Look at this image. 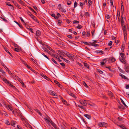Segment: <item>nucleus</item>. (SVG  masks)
Returning a JSON list of instances; mask_svg holds the SVG:
<instances>
[{
  "instance_id": "1",
  "label": "nucleus",
  "mask_w": 129,
  "mask_h": 129,
  "mask_svg": "<svg viewBox=\"0 0 129 129\" xmlns=\"http://www.w3.org/2000/svg\"><path fill=\"white\" fill-rule=\"evenodd\" d=\"M65 54L72 61L73 60V58L74 57V55H73L67 52L66 51V52L65 53Z\"/></svg>"
},
{
  "instance_id": "13",
  "label": "nucleus",
  "mask_w": 129,
  "mask_h": 129,
  "mask_svg": "<svg viewBox=\"0 0 129 129\" xmlns=\"http://www.w3.org/2000/svg\"><path fill=\"white\" fill-rule=\"evenodd\" d=\"M120 55L122 58L121 59H125L126 57L125 54L123 53H121L120 54Z\"/></svg>"
},
{
  "instance_id": "52",
  "label": "nucleus",
  "mask_w": 129,
  "mask_h": 129,
  "mask_svg": "<svg viewBox=\"0 0 129 129\" xmlns=\"http://www.w3.org/2000/svg\"><path fill=\"white\" fill-rule=\"evenodd\" d=\"M81 119H82V120H83V121L84 122L85 124L86 123V122L85 120L82 117H81Z\"/></svg>"
},
{
  "instance_id": "40",
  "label": "nucleus",
  "mask_w": 129,
  "mask_h": 129,
  "mask_svg": "<svg viewBox=\"0 0 129 129\" xmlns=\"http://www.w3.org/2000/svg\"><path fill=\"white\" fill-rule=\"evenodd\" d=\"M105 59H104L103 60V61L102 62H101V65H103L105 64V63L106 62H104V61H105Z\"/></svg>"
},
{
  "instance_id": "4",
  "label": "nucleus",
  "mask_w": 129,
  "mask_h": 129,
  "mask_svg": "<svg viewBox=\"0 0 129 129\" xmlns=\"http://www.w3.org/2000/svg\"><path fill=\"white\" fill-rule=\"evenodd\" d=\"M44 119L47 123H49L51 120L50 118L47 116L45 117Z\"/></svg>"
},
{
  "instance_id": "46",
  "label": "nucleus",
  "mask_w": 129,
  "mask_h": 129,
  "mask_svg": "<svg viewBox=\"0 0 129 129\" xmlns=\"http://www.w3.org/2000/svg\"><path fill=\"white\" fill-rule=\"evenodd\" d=\"M17 80H18V81L21 83H22V82H23L21 79L20 78H19V77L18 78V79H17Z\"/></svg>"
},
{
  "instance_id": "58",
  "label": "nucleus",
  "mask_w": 129,
  "mask_h": 129,
  "mask_svg": "<svg viewBox=\"0 0 129 129\" xmlns=\"http://www.w3.org/2000/svg\"><path fill=\"white\" fill-rule=\"evenodd\" d=\"M67 37L69 38H71V39H72L73 38L72 36L71 35H68V36Z\"/></svg>"
},
{
  "instance_id": "5",
  "label": "nucleus",
  "mask_w": 129,
  "mask_h": 129,
  "mask_svg": "<svg viewBox=\"0 0 129 129\" xmlns=\"http://www.w3.org/2000/svg\"><path fill=\"white\" fill-rule=\"evenodd\" d=\"M124 69L125 71L127 72H129V65L126 64L124 66Z\"/></svg>"
},
{
  "instance_id": "26",
  "label": "nucleus",
  "mask_w": 129,
  "mask_h": 129,
  "mask_svg": "<svg viewBox=\"0 0 129 129\" xmlns=\"http://www.w3.org/2000/svg\"><path fill=\"white\" fill-rule=\"evenodd\" d=\"M10 6V7L9 8V9H10L11 11H12L13 10H14V8L13 6L12 5H11V6Z\"/></svg>"
},
{
  "instance_id": "25",
  "label": "nucleus",
  "mask_w": 129,
  "mask_h": 129,
  "mask_svg": "<svg viewBox=\"0 0 129 129\" xmlns=\"http://www.w3.org/2000/svg\"><path fill=\"white\" fill-rule=\"evenodd\" d=\"M91 45L95 47H98L99 46L98 44H95V43L94 42L91 43Z\"/></svg>"
},
{
  "instance_id": "34",
  "label": "nucleus",
  "mask_w": 129,
  "mask_h": 129,
  "mask_svg": "<svg viewBox=\"0 0 129 129\" xmlns=\"http://www.w3.org/2000/svg\"><path fill=\"white\" fill-rule=\"evenodd\" d=\"M74 24H78L79 22L77 20H74L73 22Z\"/></svg>"
},
{
  "instance_id": "28",
  "label": "nucleus",
  "mask_w": 129,
  "mask_h": 129,
  "mask_svg": "<svg viewBox=\"0 0 129 129\" xmlns=\"http://www.w3.org/2000/svg\"><path fill=\"white\" fill-rule=\"evenodd\" d=\"M95 52L97 54L98 53H101L102 54H103V51H95Z\"/></svg>"
},
{
  "instance_id": "8",
  "label": "nucleus",
  "mask_w": 129,
  "mask_h": 129,
  "mask_svg": "<svg viewBox=\"0 0 129 129\" xmlns=\"http://www.w3.org/2000/svg\"><path fill=\"white\" fill-rule=\"evenodd\" d=\"M48 93L54 96H57L56 94L54 91L51 90H48Z\"/></svg>"
},
{
  "instance_id": "49",
  "label": "nucleus",
  "mask_w": 129,
  "mask_h": 129,
  "mask_svg": "<svg viewBox=\"0 0 129 129\" xmlns=\"http://www.w3.org/2000/svg\"><path fill=\"white\" fill-rule=\"evenodd\" d=\"M121 9L122 10V9H123V11H124V8L123 4V3L122 2V3H121Z\"/></svg>"
},
{
  "instance_id": "29",
  "label": "nucleus",
  "mask_w": 129,
  "mask_h": 129,
  "mask_svg": "<svg viewBox=\"0 0 129 129\" xmlns=\"http://www.w3.org/2000/svg\"><path fill=\"white\" fill-rule=\"evenodd\" d=\"M5 124L7 125H10V123L9 121V120H6L5 121Z\"/></svg>"
},
{
  "instance_id": "30",
  "label": "nucleus",
  "mask_w": 129,
  "mask_h": 129,
  "mask_svg": "<svg viewBox=\"0 0 129 129\" xmlns=\"http://www.w3.org/2000/svg\"><path fill=\"white\" fill-rule=\"evenodd\" d=\"M122 29L123 31H126V28L125 25H124L123 27H122Z\"/></svg>"
},
{
  "instance_id": "51",
  "label": "nucleus",
  "mask_w": 129,
  "mask_h": 129,
  "mask_svg": "<svg viewBox=\"0 0 129 129\" xmlns=\"http://www.w3.org/2000/svg\"><path fill=\"white\" fill-rule=\"evenodd\" d=\"M51 60H52V61H53L55 64H57V62L53 58H52Z\"/></svg>"
},
{
  "instance_id": "6",
  "label": "nucleus",
  "mask_w": 129,
  "mask_h": 129,
  "mask_svg": "<svg viewBox=\"0 0 129 129\" xmlns=\"http://www.w3.org/2000/svg\"><path fill=\"white\" fill-rule=\"evenodd\" d=\"M116 61L114 57L110 58L108 60V61L110 63H112L115 62Z\"/></svg>"
},
{
  "instance_id": "27",
  "label": "nucleus",
  "mask_w": 129,
  "mask_h": 129,
  "mask_svg": "<svg viewBox=\"0 0 129 129\" xmlns=\"http://www.w3.org/2000/svg\"><path fill=\"white\" fill-rule=\"evenodd\" d=\"M62 59H63L65 62L68 63H70V61L67 59H65L64 58H62Z\"/></svg>"
},
{
  "instance_id": "41",
  "label": "nucleus",
  "mask_w": 129,
  "mask_h": 129,
  "mask_svg": "<svg viewBox=\"0 0 129 129\" xmlns=\"http://www.w3.org/2000/svg\"><path fill=\"white\" fill-rule=\"evenodd\" d=\"M42 76L47 80H48V79H49V78L48 77H47V76L45 75H43Z\"/></svg>"
},
{
  "instance_id": "38",
  "label": "nucleus",
  "mask_w": 129,
  "mask_h": 129,
  "mask_svg": "<svg viewBox=\"0 0 129 129\" xmlns=\"http://www.w3.org/2000/svg\"><path fill=\"white\" fill-rule=\"evenodd\" d=\"M98 72L99 73H100L101 74H103V72L102 71H101V70L99 69H98L97 70Z\"/></svg>"
},
{
  "instance_id": "18",
  "label": "nucleus",
  "mask_w": 129,
  "mask_h": 129,
  "mask_svg": "<svg viewBox=\"0 0 129 129\" xmlns=\"http://www.w3.org/2000/svg\"><path fill=\"white\" fill-rule=\"evenodd\" d=\"M119 75L121 76L123 78H124L125 79H127V78L125 76L122 74H121L120 73L119 74Z\"/></svg>"
},
{
  "instance_id": "3",
  "label": "nucleus",
  "mask_w": 129,
  "mask_h": 129,
  "mask_svg": "<svg viewBox=\"0 0 129 129\" xmlns=\"http://www.w3.org/2000/svg\"><path fill=\"white\" fill-rule=\"evenodd\" d=\"M58 8L62 12L65 13L66 12V10L65 9H63L61 6V5L59 4L58 6Z\"/></svg>"
},
{
  "instance_id": "21",
  "label": "nucleus",
  "mask_w": 129,
  "mask_h": 129,
  "mask_svg": "<svg viewBox=\"0 0 129 129\" xmlns=\"http://www.w3.org/2000/svg\"><path fill=\"white\" fill-rule=\"evenodd\" d=\"M3 80L7 84L9 82V81L6 79L5 78H3Z\"/></svg>"
},
{
  "instance_id": "33",
  "label": "nucleus",
  "mask_w": 129,
  "mask_h": 129,
  "mask_svg": "<svg viewBox=\"0 0 129 129\" xmlns=\"http://www.w3.org/2000/svg\"><path fill=\"white\" fill-rule=\"evenodd\" d=\"M31 33H34V31L33 29L30 28H27Z\"/></svg>"
},
{
  "instance_id": "31",
  "label": "nucleus",
  "mask_w": 129,
  "mask_h": 129,
  "mask_svg": "<svg viewBox=\"0 0 129 129\" xmlns=\"http://www.w3.org/2000/svg\"><path fill=\"white\" fill-rule=\"evenodd\" d=\"M107 125V124L105 122H103V127H106Z\"/></svg>"
},
{
  "instance_id": "20",
  "label": "nucleus",
  "mask_w": 129,
  "mask_h": 129,
  "mask_svg": "<svg viewBox=\"0 0 129 129\" xmlns=\"http://www.w3.org/2000/svg\"><path fill=\"white\" fill-rule=\"evenodd\" d=\"M123 32L124 37L125 39V38H126L127 37V31H123Z\"/></svg>"
},
{
  "instance_id": "39",
  "label": "nucleus",
  "mask_w": 129,
  "mask_h": 129,
  "mask_svg": "<svg viewBox=\"0 0 129 129\" xmlns=\"http://www.w3.org/2000/svg\"><path fill=\"white\" fill-rule=\"evenodd\" d=\"M5 3L8 6H11V4H10V2H5Z\"/></svg>"
},
{
  "instance_id": "50",
  "label": "nucleus",
  "mask_w": 129,
  "mask_h": 129,
  "mask_svg": "<svg viewBox=\"0 0 129 129\" xmlns=\"http://www.w3.org/2000/svg\"><path fill=\"white\" fill-rule=\"evenodd\" d=\"M90 35V33L89 32H87V33L86 34V35H85V36H86V37H89V36Z\"/></svg>"
},
{
  "instance_id": "45",
  "label": "nucleus",
  "mask_w": 129,
  "mask_h": 129,
  "mask_svg": "<svg viewBox=\"0 0 129 129\" xmlns=\"http://www.w3.org/2000/svg\"><path fill=\"white\" fill-rule=\"evenodd\" d=\"M82 83L83 85H84L86 87H88V86L83 81V82Z\"/></svg>"
},
{
  "instance_id": "14",
  "label": "nucleus",
  "mask_w": 129,
  "mask_h": 129,
  "mask_svg": "<svg viewBox=\"0 0 129 129\" xmlns=\"http://www.w3.org/2000/svg\"><path fill=\"white\" fill-rule=\"evenodd\" d=\"M117 17L118 20V21H120V12L119 11H117Z\"/></svg>"
},
{
  "instance_id": "44",
  "label": "nucleus",
  "mask_w": 129,
  "mask_h": 129,
  "mask_svg": "<svg viewBox=\"0 0 129 129\" xmlns=\"http://www.w3.org/2000/svg\"><path fill=\"white\" fill-rule=\"evenodd\" d=\"M85 4L84 3H83V2L81 3V8H82L83 7H85Z\"/></svg>"
},
{
  "instance_id": "22",
  "label": "nucleus",
  "mask_w": 129,
  "mask_h": 129,
  "mask_svg": "<svg viewBox=\"0 0 129 129\" xmlns=\"http://www.w3.org/2000/svg\"><path fill=\"white\" fill-rule=\"evenodd\" d=\"M50 123L51 125L53 126V127L55 128L56 126V124L55 123H54L52 120L50 122Z\"/></svg>"
},
{
  "instance_id": "60",
  "label": "nucleus",
  "mask_w": 129,
  "mask_h": 129,
  "mask_svg": "<svg viewBox=\"0 0 129 129\" xmlns=\"http://www.w3.org/2000/svg\"><path fill=\"white\" fill-rule=\"evenodd\" d=\"M42 54L46 58L48 59H49L48 57L46 56V55L44 54V53H43Z\"/></svg>"
},
{
  "instance_id": "15",
  "label": "nucleus",
  "mask_w": 129,
  "mask_h": 129,
  "mask_svg": "<svg viewBox=\"0 0 129 129\" xmlns=\"http://www.w3.org/2000/svg\"><path fill=\"white\" fill-rule=\"evenodd\" d=\"M31 15L32 16V18H33V19L36 22L39 23V21L36 18V17H35L33 15L31 14Z\"/></svg>"
},
{
  "instance_id": "59",
  "label": "nucleus",
  "mask_w": 129,
  "mask_h": 129,
  "mask_svg": "<svg viewBox=\"0 0 129 129\" xmlns=\"http://www.w3.org/2000/svg\"><path fill=\"white\" fill-rule=\"evenodd\" d=\"M71 2L70 1H68L67 2V4L68 5H69L71 4Z\"/></svg>"
},
{
  "instance_id": "37",
  "label": "nucleus",
  "mask_w": 129,
  "mask_h": 129,
  "mask_svg": "<svg viewBox=\"0 0 129 129\" xmlns=\"http://www.w3.org/2000/svg\"><path fill=\"white\" fill-rule=\"evenodd\" d=\"M81 43L82 44L87 45H89L88 43L86 42H81Z\"/></svg>"
},
{
  "instance_id": "11",
  "label": "nucleus",
  "mask_w": 129,
  "mask_h": 129,
  "mask_svg": "<svg viewBox=\"0 0 129 129\" xmlns=\"http://www.w3.org/2000/svg\"><path fill=\"white\" fill-rule=\"evenodd\" d=\"M87 103L86 101L85 100L81 101V105L83 106H85L87 105Z\"/></svg>"
},
{
  "instance_id": "32",
  "label": "nucleus",
  "mask_w": 129,
  "mask_h": 129,
  "mask_svg": "<svg viewBox=\"0 0 129 129\" xmlns=\"http://www.w3.org/2000/svg\"><path fill=\"white\" fill-rule=\"evenodd\" d=\"M99 126L100 127H103V122H99L98 124Z\"/></svg>"
},
{
  "instance_id": "43",
  "label": "nucleus",
  "mask_w": 129,
  "mask_h": 129,
  "mask_svg": "<svg viewBox=\"0 0 129 129\" xmlns=\"http://www.w3.org/2000/svg\"><path fill=\"white\" fill-rule=\"evenodd\" d=\"M5 51L7 53H8L10 55H11V54L10 53V52H9L8 49L7 48H5Z\"/></svg>"
},
{
  "instance_id": "36",
  "label": "nucleus",
  "mask_w": 129,
  "mask_h": 129,
  "mask_svg": "<svg viewBox=\"0 0 129 129\" xmlns=\"http://www.w3.org/2000/svg\"><path fill=\"white\" fill-rule=\"evenodd\" d=\"M119 127L121 128H122L123 129H125L126 128H125L124 126H123L122 125H117Z\"/></svg>"
},
{
  "instance_id": "48",
  "label": "nucleus",
  "mask_w": 129,
  "mask_h": 129,
  "mask_svg": "<svg viewBox=\"0 0 129 129\" xmlns=\"http://www.w3.org/2000/svg\"><path fill=\"white\" fill-rule=\"evenodd\" d=\"M95 30H92L91 31V33H92V36L93 37V36L94 35V33Z\"/></svg>"
},
{
  "instance_id": "55",
  "label": "nucleus",
  "mask_w": 129,
  "mask_h": 129,
  "mask_svg": "<svg viewBox=\"0 0 129 129\" xmlns=\"http://www.w3.org/2000/svg\"><path fill=\"white\" fill-rule=\"evenodd\" d=\"M118 69L120 72H121L122 73H123V71L120 67H118Z\"/></svg>"
},
{
  "instance_id": "47",
  "label": "nucleus",
  "mask_w": 129,
  "mask_h": 129,
  "mask_svg": "<svg viewBox=\"0 0 129 129\" xmlns=\"http://www.w3.org/2000/svg\"><path fill=\"white\" fill-rule=\"evenodd\" d=\"M11 124L12 126H14L15 124V122L14 121H12L11 122Z\"/></svg>"
},
{
  "instance_id": "61",
  "label": "nucleus",
  "mask_w": 129,
  "mask_h": 129,
  "mask_svg": "<svg viewBox=\"0 0 129 129\" xmlns=\"http://www.w3.org/2000/svg\"><path fill=\"white\" fill-rule=\"evenodd\" d=\"M102 97L104 98V99H107V97H106V96H105L104 95V94H102Z\"/></svg>"
},
{
  "instance_id": "16",
  "label": "nucleus",
  "mask_w": 129,
  "mask_h": 129,
  "mask_svg": "<svg viewBox=\"0 0 129 129\" xmlns=\"http://www.w3.org/2000/svg\"><path fill=\"white\" fill-rule=\"evenodd\" d=\"M41 34V33L40 31L39 30H37L36 32V35L37 36H39Z\"/></svg>"
},
{
  "instance_id": "64",
  "label": "nucleus",
  "mask_w": 129,
  "mask_h": 129,
  "mask_svg": "<svg viewBox=\"0 0 129 129\" xmlns=\"http://www.w3.org/2000/svg\"><path fill=\"white\" fill-rule=\"evenodd\" d=\"M17 128L19 129H22V128L20 126H17Z\"/></svg>"
},
{
  "instance_id": "23",
  "label": "nucleus",
  "mask_w": 129,
  "mask_h": 129,
  "mask_svg": "<svg viewBox=\"0 0 129 129\" xmlns=\"http://www.w3.org/2000/svg\"><path fill=\"white\" fill-rule=\"evenodd\" d=\"M68 93L69 95H70L71 96L73 97L74 98H76V97L75 96V94L73 93H72L71 92H70L69 93Z\"/></svg>"
},
{
  "instance_id": "56",
  "label": "nucleus",
  "mask_w": 129,
  "mask_h": 129,
  "mask_svg": "<svg viewBox=\"0 0 129 129\" xmlns=\"http://www.w3.org/2000/svg\"><path fill=\"white\" fill-rule=\"evenodd\" d=\"M61 23V21L60 20H59L58 21V24L59 25H60Z\"/></svg>"
},
{
  "instance_id": "63",
  "label": "nucleus",
  "mask_w": 129,
  "mask_h": 129,
  "mask_svg": "<svg viewBox=\"0 0 129 129\" xmlns=\"http://www.w3.org/2000/svg\"><path fill=\"white\" fill-rule=\"evenodd\" d=\"M110 3H111V5L113 7V3L112 0H110Z\"/></svg>"
},
{
  "instance_id": "57",
  "label": "nucleus",
  "mask_w": 129,
  "mask_h": 129,
  "mask_svg": "<svg viewBox=\"0 0 129 129\" xmlns=\"http://www.w3.org/2000/svg\"><path fill=\"white\" fill-rule=\"evenodd\" d=\"M112 42L111 41H110L109 42L108 44V45L109 46H111L112 45Z\"/></svg>"
},
{
  "instance_id": "24",
  "label": "nucleus",
  "mask_w": 129,
  "mask_h": 129,
  "mask_svg": "<svg viewBox=\"0 0 129 129\" xmlns=\"http://www.w3.org/2000/svg\"><path fill=\"white\" fill-rule=\"evenodd\" d=\"M85 35H86V34L85 32L84 31L82 33V37L84 38H86V37L85 36Z\"/></svg>"
},
{
  "instance_id": "12",
  "label": "nucleus",
  "mask_w": 129,
  "mask_h": 129,
  "mask_svg": "<svg viewBox=\"0 0 129 129\" xmlns=\"http://www.w3.org/2000/svg\"><path fill=\"white\" fill-rule=\"evenodd\" d=\"M7 109L9 111H11L12 112H13V109L11 107L10 105H8L6 106Z\"/></svg>"
},
{
  "instance_id": "53",
  "label": "nucleus",
  "mask_w": 129,
  "mask_h": 129,
  "mask_svg": "<svg viewBox=\"0 0 129 129\" xmlns=\"http://www.w3.org/2000/svg\"><path fill=\"white\" fill-rule=\"evenodd\" d=\"M0 71L1 72H2V73H3L4 74H5V72L2 69H1L0 70Z\"/></svg>"
},
{
  "instance_id": "2",
  "label": "nucleus",
  "mask_w": 129,
  "mask_h": 129,
  "mask_svg": "<svg viewBox=\"0 0 129 129\" xmlns=\"http://www.w3.org/2000/svg\"><path fill=\"white\" fill-rule=\"evenodd\" d=\"M81 63H82V65H81V68H83V66L82 65H83L85 68L86 69H89V67L88 65L85 62H81Z\"/></svg>"
},
{
  "instance_id": "7",
  "label": "nucleus",
  "mask_w": 129,
  "mask_h": 129,
  "mask_svg": "<svg viewBox=\"0 0 129 129\" xmlns=\"http://www.w3.org/2000/svg\"><path fill=\"white\" fill-rule=\"evenodd\" d=\"M60 98L61 100L64 105H69V103L67 102L65 100H64L62 97L60 96Z\"/></svg>"
},
{
  "instance_id": "35",
  "label": "nucleus",
  "mask_w": 129,
  "mask_h": 129,
  "mask_svg": "<svg viewBox=\"0 0 129 129\" xmlns=\"http://www.w3.org/2000/svg\"><path fill=\"white\" fill-rule=\"evenodd\" d=\"M121 102L123 104V105L125 106V107H127V106L126 105L124 101L122 99H121Z\"/></svg>"
},
{
  "instance_id": "54",
  "label": "nucleus",
  "mask_w": 129,
  "mask_h": 129,
  "mask_svg": "<svg viewBox=\"0 0 129 129\" xmlns=\"http://www.w3.org/2000/svg\"><path fill=\"white\" fill-rule=\"evenodd\" d=\"M14 50L17 52H18L19 51V49L18 48H15L14 49Z\"/></svg>"
},
{
  "instance_id": "17",
  "label": "nucleus",
  "mask_w": 129,
  "mask_h": 129,
  "mask_svg": "<svg viewBox=\"0 0 129 129\" xmlns=\"http://www.w3.org/2000/svg\"><path fill=\"white\" fill-rule=\"evenodd\" d=\"M12 77L15 80H17L18 79L19 77L16 75H12Z\"/></svg>"
},
{
  "instance_id": "10",
  "label": "nucleus",
  "mask_w": 129,
  "mask_h": 129,
  "mask_svg": "<svg viewBox=\"0 0 129 129\" xmlns=\"http://www.w3.org/2000/svg\"><path fill=\"white\" fill-rule=\"evenodd\" d=\"M107 92L108 94L109 95L111 96V97H114L113 94L111 91H108Z\"/></svg>"
},
{
  "instance_id": "19",
  "label": "nucleus",
  "mask_w": 129,
  "mask_h": 129,
  "mask_svg": "<svg viewBox=\"0 0 129 129\" xmlns=\"http://www.w3.org/2000/svg\"><path fill=\"white\" fill-rule=\"evenodd\" d=\"M84 116L89 119H91V117L89 115L85 114L84 115Z\"/></svg>"
},
{
  "instance_id": "62",
  "label": "nucleus",
  "mask_w": 129,
  "mask_h": 129,
  "mask_svg": "<svg viewBox=\"0 0 129 129\" xmlns=\"http://www.w3.org/2000/svg\"><path fill=\"white\" fill-rule=\"evenodd\" d=\"M77 2H75L74 3V8H75L76 7L77 5Z\"/></svg>"
},
{
  "instance_id": "9",
  "label": "nucleus",
  "mask_w": 129,
  "mask_h": 129,
  "mask_svg": "<svg viewBox=\"0 0 129 129\" xmlns=\"http://www.w3.org/2000/svg\"><path fill=\"white\" fill-rule=\"evenodd\" d=\"M120 60L121 62L122 63L124 64L125 65H126V64H128L126 63V60L125 59H120Z\"/></svg>"
},
{
  "instance_id": "42",
  "label": "nucleus",
  "mask_w": 129,
  "mask_h": 129,
  "mask_svg": "<svg viewBox=\"0 0 129 129\" xmlns=\"http://www.w3.org/2000/svg\"><path fill=\"white\" fill-rule=\"evenodd\" d=\"M47 47L48 48V49H49L50 50H51V51H53V50L50 46H47Z\"/></svg>"
}]
</instances>
